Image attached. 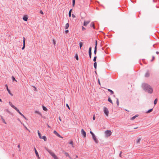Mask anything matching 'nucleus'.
<instances>
[{
    "mask_svg": "<svg viewBox=\"0 0 159 159\" xmlns=\"http://www.w3.org/2000/svg\"><path fill=\"white\" fill-rule=\"evenodd\" d=\"M142 88L143 90L148 93H152L153 91L152 88L148 84L144 83L142 84Z\"/></svg>",
    "mask_w": 159,
    "mask_h": 159,
    "instance_id": "obj_1",
    "label": "nucleus"
},
{
    "mask_svg": "<svg viewBox=\"0 0 159 159\" xmlns=\"http://www.w3.org/2000/svg\"><path fill=\"white\" fill-rule=\"evenodd\" d=\"M142 88L143 90L148 93H152L153 91L152 88L148 84L144 83L142 84Z\"/></svg>",
    "mask_w": 159,
    "mask_h": 159,
    "instance_id": "obj_2",
    "label": "nucleus"
},
{
    "mask_svg": "<svg viewBox=\"0 0 159 159\" xmlns=\"http://www.w3.org/2000/svg\"><path fill=\"white\" fill-rule=\"evenodd\" d=\"M46 150L54 158V159H59L49 149L46 148Z\"/></svg>",
    "mask_w": 159,
    "mask_h": 159,
    "instance_id": "obj_3",
    "label": "nucleus"
},
{
    "mask_svg": "<svg viewBox=\"0 0 159 159\" xmlns=\"http://www.w3.org/2000/svg\"><path fill=\"white\" fill-rule=\"evenodd\" d=\"M103 112L107 116H109V111L108 109L106 107H104L103 108Z\"/></svg>",
    "mask_w": 159,
    "mask_h": 159,
    "instance_id": "obj_4",
    "label": "nucleus"
},
{
    "mask_svg": "<svg viewBox=\"0 0 159 159\" xmlns=\"http://www.w3.org/2000/svg\"><path fill=\"white\" fill-rule=\"evenodd\" d=\"M109 102L112 103V104H117V106L119 105V102L118 100H108Z\"/></svg>",
    "mask_w": 159,
    "mask_h": 159,
    "instance_id": "obj_5",
    "label": "nucleus"
},
{
    "mask_svg": "<svg viewBox=\"0 0 159 159\" xmlns=\"http://www.w3.org/2000/svg\"><path fill=\"white\" fill-rule=\"evenodd\" d=\"M105 133L106 134V136L107 137H108L111 134L112 132L110 130H108L106 131Z\"/></svg>",
    "mask_w": 159,
    "mask_h": 159,
    "instance_id": "obj_6",
    "label": "nucleus"
},
{
    "mask_svg": "<svg viewBox=\"0 0 159 159\" xmlns=\"http://www.w3.org/2000/svg\"><path fill=\"white\" fill-rule=\"evenodd\" d=\"M92 136V138L93 140L95 142L97 143H98V141L97 139L96 138L95 135L94 134Z\"/></svg>",
    "mask_w": 159,
    "mask_h": 159,
    "instance_id": "obj_7",
    "label": "nucleus"
},
{
    "mask_svg": "<svg viewBox=\"0 0 159 159\" xmlns=\"http://www.w3.org/2000/svg\"><path fill=\"white\" fill-rule=\"evenodd\" d=\"M91 50H92V48L91 47H90L89 48V57L90 58H91V55H92Z\"/></svg>",
    "mask_w": 159,
    "mask_h": 159,
    "instance_id": "obj_8",
    "label": "nucleus"
},
{
    "mask_svg": "<svg viewBox=\"0 0 159 159\" xmlns=\"http://www.w3.org/2000/svg\"><path fill=\"white\" fill-rule=\"evenodd\" d=\"M81 132L82 134L83 135L84 137L85 138L86 136V133L84 130L83 129H81Z\"/></svg>",
    "mask_w": 159,
    "mask_h": 159,
    "instance_id": "obj_9",
    "label": "nucleus"
},
{
    "mask_svg": "<svg viewBox=\"0 0 159 159\" xmlns=\"http://www.w3.org/2000/svg\"><path fill=\"white\" fill-rule=\"evenodd\" d=\"M53 133L55 134H56L57 136L61 138H63V137H62L61 136H60V135L59 134H58L56 130H54L53 131Z\"/></svg>",
    "mask_w": 159,
    "mask_h": 159,
    "instance_id": "obj_10",
    "label": "nucleus"
},
{
    "mask_svg": "<svg viewBox=\"0 0 159 159\" xmlns=\"http://www.w3.org/2000/svg\"><path fill=\"white\" fill-rule=\"evenodd\" d=\"M90 20H88L87 21H84V25L86 26L90 22Z\"/></svg>",
    "mask_w": 159,
    "mask_h": 159,
    "instance_id": "obj_11",
    "label": "nucleus"
},
{
    "mask_svg": "<svg viewBox=\"0 0 159 159\" xmlns=\"http://www.w3.org/2000/svg\"><path fill=\"white\" fill-rule=\"evenodd\" d=\"M28 17L27 15L24 16L23 18V20L25 21H27L28 20Z\"/></svg>",
    "mask_w": 159,
    "mask_h": 159,
    "instance_id": "obj_12",
    "label": "nucleus"
},
{
    "mask_svg": "<svg viewBox=\"0 0 159 159\" xmlns=\"http://www.w3.org/2000/svg\"><path fill=\"white\" fill-rule=\"evenodd\" d=\"M150 76V73L148 71L146 73L145 75V76L146 77H148Z\"/></svg>",
    "mask_w": 159,
    "mask_h": 159,
    "instance_id": "obj_13",
    "label": "nucleus"
},
{
    "mask_svg": "<svg viewBox=\"0 0 159 159\" xmlns=\"http://www.w3.org/2000/svg\"><path fill=\"white\" fill-rule=\"evenodd\" d=\"M34 149L35 150V153L36 154V156L38 157V158H39V154H38V152H37L35 148H34Z\"/></svg>",
    "mask_w": 159,
    "mask_h": 159,
    "instance_id": "obj_14",
    "label": "nucleus"
},
{
    "mask_svg": "<svg viewBox=\"0 0 159 159\" xmlns=\"http://www.w3.org/2000/svg\"><path fill=\"white\" fill-rule=\"evenodd\" d=\"M9 104L11 105V106L12 107H13V108H14V109H15V110L16 109V107L14 105H13L12 104V103L10 102H9Z\"/></svg>",
    "mask_w": 159,
    "mask_h": 159,
    "instance_id": "obj_15",
    "label": "nucleus"
},
{
    "mask_svg": "<svg viewBox=\"0 0 159 159\" xmlns=\"http://www.w3.org/2000/svg\"><path fill=\"white\" fill-rule=\"evenodd\" d=\"M90 26L91 27H92L94 29H95V26H94V23L93 22H92L91 23L90 25Z\"/></svg>",
    "mask_w": 159,
    "mask_h": 159,
    "instance_id": "obj_16",
    "label": "nucleus"
},
{
    "mask_svg": "<svg viewBox=\"0 0 159 159\" xmlns=\"http://www.w3.org/2000/svg\"><path fill=\"white\" fill-rule=\"evenodd\" d=\"M69 23H67L65 25V29H67L69 28Z\"/></svg>",
    "mask_w": 159,
    "mask_h": 159,
    "instance_id": "obj_17",
    "label": "nucleus"
},
{
    "mask_svg": "<svg viewBox=\"0 0 159 159\" xmlns=\"http://www.w3.org/2000/svg\"><path fill=\"white\" fill-rule=\"evenodd\" d=\"M1 119H2V122L4 123H5V124H7V123L5 121V120L3 118L2 116H1Z\"/></svg>",
    "mask_w": 159,
    "mask_h": 159,
    "instance_id": "obj_18",
    "label": "nucleus"
},
{
    "mask_svg": "<svg viewBox=\"0 0 159 159\" xmlns=\"http://www.w3.org/2000/svg\"><path fill=\"white\" fill-rule=\"evenodd\" d=\"M138 115H135L133 117H132V118H130V120H134V119L136 117H138Z\"/></svg>",
    "mask_w": 159,
    "mask_h": 159,
    "instance_id": "obj_19",
    "label": "nucleus"
},
{
    "mask_svg": "<svg viewBox=\"0 0 159 159\" xmlns=\"http://www.w3.org/2000/svg\"><path fill=\"white\" fill-rule=\"evenodd\" d=\"M152 110H153V107L150 109V110H148L146 112V113H150V112H152Z\"/></svg>",
    "mask_w": 159,
    "mask_h": 159,
    "instance_id": "obj_20",
    "label": "nucleus"
},
{
    "mask_svg": "<svg viewBox=\"0 0 159 159\" xmlns=\"http://www.w3.org/2000/svg\"><path fill=\"white\" fill-rule=\"evenodd\" d=\"M38 133L39 136V137L40 139H41L42 137L41 136V134L39 132V130L38 131Z\"/></svg>",
    "mask_w": 159,
    "mask_h": 159,
    "instance_id": "obj_21",
    "label": "nucleus"
},
{
    "mask_svg": "<svg viewBox=\"0 0 159 159\" xmlns=\"http://www.w3.org/2000/svg\"><path fill=\"white\" fill-rule=\"evenodd\" d=\"M42 139H43L45 141H47V138L45 136H43L42 138Z\"/></svg>",
    "mask_w": 159,
    "mask_h": 159,
    "instance_id": "obj_22",
    "label": "nucleus"
},
{
    "mask_svg": "<svg viewBox=\"0 0 159 159\" xmlns=\"http://www.w3.org/2000/svg\"><path fill=\"white\" fill-rule=\"evenodd\" d=\"M141 139L140 138H138L137 140L136 141V143H137L139 144V143L140 142L141 140Z\"/></svg>",
    "mask_w": 159,
    "mask_h": 159,
    "instance_id": "obj_23",
    "label": "nucleus"
},
{
    "mask_svg": "<svg viewBox=\"0 0 159 159\" xmlns=\"http://www.w3.org/2000/svg\"><path fill=\"white\" fill-rule=\"evenodd\" d=\"M72 11V9H71L70 10L69 12V16L70 17L71 16V13Z\"/></svg>",
    "mask_w": 159,
    "mask_h": 159,
    "instance_id": "obj_24",
    "label": "nucleus"
},
{
    "mask_svg": "<svg viewBox=\"0 0 159 159\" xmlns=\"http://www.w3.org/2000/svg\"><path fill=\"white\" fill-rule=\"evenodd\" d=\"M97 47H96V46H95V48H94V53L95 55L96 54V53H97Z\"/></svg>",
    "mask_w": 159,
    "mask_h": 159,
    "instance_id": "obj_25",
    "label": "nucleus"
},
{
    "mask_svg": "<svg viewBox=\"0 0 159 159\" xmlns=\"http://www.w3.org/2000/svg\"><path fill=\"white\" fill-rule=\"evenodd\" d=\"M43 110L45 111H48V109H47V108L43 106Z\"/></svg>",
    "mask_w": 159,
    "mask_h": 159,
    "instance_id": "obj_26",
    "label": "nucleus"
},
{
    "mask_svg": "<svg viewBox=\"0 0 159 159\" xmlns=\"http://www.w3.org/2000/svg\"><path fill=\"white\" fill-rule=\"evenodd\" d=\"M64 154L66 157H70L69 154L67 152H65Z\"/></svg>",
    "mask_w": 159,
    "mask_h": 159,
    "instance_id": "obj_27",
    "label": "nucleus"
},
{
    "mask_svg": "<svg viewBox=\"0 0 159 159\" xmlns=\"http://www.w3.org/2000/svg\"><path fill=\"white\" fill-rule=\"evenodd\" d=\"M93 66L96 69L97 68V62H96L94 63Z\"/></svg>",
    "mask_w": 159,
    "mask_h": 159,
    "instance_id": "obj_28",
    "label": "nucleus"
},
{
    "mask_svg": "<svg viewBox=\"0 0 159 159\" xmlns=\"http://www.w3.org/2000/svg\"><path fill=\"white\" fill-rule=\"evenodd\" d=\"M79 45H80V49H81V47L83 45V43L82 42H80L79 43Z\"/></svg>",
    "mask_w": 159,
    "mask_h": 159,
    "instance_id": "obj_29",
    "label": "nucleus"
},
{
    "mask_svg": "<svg viewBox=\"0 0 159 159\" xmlns=\"http://www.w3.org/2000/svg\"><path fill=\"white\" fill-rule=\"evenodd\" d=\"M108 90L109 92H110L111 94H113L114 92L112 90H111V89H108Z\"/></svg>",
    "mask_w": 159,
    "mask_h": 159,
    "instance_id": "obj_30",
    "label": "nucleus"
},
{
    "mask_svg": "<svg viewBox=\"0 0 159 159\" xmlns=\"http://www.w3.org/2000/svg\"><path fill=\"white\" fill-rule=\"evenodd\" d=\"M16 110L19 113V114L20 115H21L22 114L20 111H19V110L17 108H16Z\"/></svg>",
    "mask_w": 159,
    "mask_h": 159,
    "instance_id": "obj_31",
    "label": "nucleus"
},
{
    "mask_svg": "<svg viewBox=\"0 0 159 159\" xmlns=\"http://www.w3.org/2000/svg\"><path fill=\"white\" fill-rule=\"evenodd\" d=\"M75 3V0H72V6L74 7Z\"/></svg>",
    "mask_w": 159,
    "mask_h": 159,
    "instance_id": "obj_32",
    "label": "nucleus"
},
{
    "mask_svg": "<svg viewBox=\"0 0 159 159\" xmlns=\"http://www.w3.org/2000/svg\"><path fill=\"white\" fill-rule=\"evenodd\" d=\"M157 100H155V101H154V106H153V108L154 107V106H155V105L156 104V103H157Z\"/></svg>",
    "mask_w": 159,
    "mask_h": 159,
    "instance_id": "obj_33",
    "label": "nucleus"
},
{
    "mask_svg": "<svg viewBox=\"0 0 159 159\" xmlns=\"http://www.w3.org/2000/svg\"><path fill=\"white\" fill-rule=\"evenodd\" d=\"M69 144H71L73 147H74L73 141H71L69 143Z\"/></svg>",
    "mask_w": 159,
    "mask_h": 159,
    "instance_id": "obj_34",
    "label": "nucleus"
},
{
    "mask_svg": "<svg viewBox=\"0 0 159 159\" xmlns=\"http://www.w3.org/2000/svg\"><path fill=\"white\" fill-rule=\"evenodd\" d=\"M96 59H97V57L96 56L94 57L93 58V61L94 62H96Z\"/></svg>",
    "mask_w": 159,
    "mask_h": 159,
    "instance_id": "obj_35",
    "label": "nucleus"
},
{
    "mask_svg": "<svg viewBox=\"0 0 159 159\" xmlns=\"http://www.w3.org/2000/svg\"><path fill=\"white\" fill-rule=\"evenodd\" d=\"M35 113L38 114L40 115H41V113L38 111H35Z\"/></svg>",
    "mask_w": 159,
    "mask_h": 159,
    "instance_id": "obj_36",
    "label": "nucleus"
},
{
    "mask_svg": "<svg viewBox=\"0 0 159 159\" xmlns=\"http://www.w3.org/2000/svg\"><path fill=\"white\" fill-rule=\"evenodd\" d=\"M6 111L8 112L9 113H10L11 112L9 111V110L8 109H6L5 110Z\"/></svg>",
    "mask_w": 159,
    "mask_h": 159,
    "instance_id": "obj_37",
    "label": "nucleus"
},
{
    "mask_svg": "<svg viewBox=\"0 0 159 159\" xmlns=\"http://www.w3.org/2000/svg\"><path fill=\"white\" fill-rule=\"evenodd\" d=\"M25 39L24 37H23V44H25Z\"/></svg>",
    "mask_w": 159,
    "mask_h": 159,
    "instance_id": "obj_38",
    "label": "nucleus"
},
{
    "mask_svg": "<svg viewBox=\"0 0 159 159\" xmlns=\"http://www.w3.org/2000/svg\"><path fill=\"white\" fill-rule=\"evenodd\" d=\"M75 58H76V59L77 60H78L79 58H78V56L77 54L76 55H75Z\"/></svg>",
    "mask_w": 159,
    "mask_h": 159,
    "instance_id": "obj_39",
    "label": "nucleus"
},
{
    "mask_svg": "<svg viewBox=\"0 0 159 159\" xmlns=\"http://www.w3.org/2000/svg\"><path fill=\"white\" fill-rule=\"evenodd\" d=\"M12 80L13 81L15 80L16 81H17L16 80H15V78H14V77L12 76Z\"/></svg>",
    "mask_w": 159,
    "mask_h": 159,
    "instance_id": "obj_40",
    "label": "nucleus"
},
{
    "mask_svg": "<svg viewBox=\"0 0 159 159\" xmlns=\"http://www.w3.org/2000/svg\"><path fill=\"white\" fill-rule=\"evenodd\" d=\"M25 44H23V47L22 48V50L24 49L25 48Z\"/></svg>",
    "mask_w": 159,
    "mask_h": 159,
    "instance_id": "obj_41",
    "label": "nucleus"
},
{
    "mask_svg": "<svg viewBox=\"0 0 159 159\" xmlns=\"http://www.w3.org/2000/svg\"><path fill=\"white\" fill-rule=\"evenodd\" d=\"M21 124H22V125H23V126L25 127V129H27V130H28V129H27V127H26L25 125H24V124H23V123H22L21 122Z\"/></svg>",
    "mask_w": 159,
    "mask_h": 159,
    "instance_id": "obj_42",
    "label": "nucleus"
},
{
    "mask_svg": "<svg viewBox=\"0 0 159 159\" xmlns=\"http://www.w3.org/2000/svg\"><path fill=\"white\" fill-rule=\"evenodd\" d=\"M82 29L83 30H84L86 29L85 28H84V26H82Z\"/></svg>",
    "mask_w": 159,
    "mask_h": 159,
    "instance_id": "obj_43",
    "label": "nucleus"
},
{
    "mask_svg": "<svg viewBox=\"0 0 159 159\" xmlns=\"http://www.w3.org/2000/svg\"><path fill=\"white\" fill-rule=\"evenodd\" d=\"M7 90L8 91V93L11 94V93H10V90L8 89V87H7Z\"/></svg>",
    "mask_w": 159,
    "mask_h": 159,
    "instance_id": "obj_44",
    "label": "nucleus"
},
{
    "mask_svg": "<svg viewBox=\"0 0 159 159\" xmlns=\"http://www.w3.org/2000/svg\"><path fill=\"white\" fill-rule=\"evenodd\" d=\"M21 116L23 117L26 120V118L24 116L23 114H22Z\"/></svg>",
    "mask_w": 159,
    "mask_h": 159,
    "instance_id": "obj_45",
    "label": "nucleus"
},
{
    "mask_svg": "<svg viewBox=\"0 0 159 159\" xmlns=\"http://www.w3.org/2000/svg\"><path fill=\"white\" fill-rule=\"evenodd\" d=\"M66 107H67L68 108V109H70V107H69V106L68 105V104H67H67H66Z\"/></svg>",
    "mask_w": 159,
    "mask_h": 159,
    "instance_id": "obj_46",
    "label": "nucleus"
},
{
    "mask_svg": "<svg viewBox=\"0 0 159 159\" xmlns=\"http://www.w3.org/2000/svg\"><path fill=\"white\" fill-rule=\"evenodd\" d=\"M65 32L66 34H67L68 33L69 30H66L65 31Z\"/></svg>",
    "mask_w": 159,
    "mask_h": 159,
    "instance_id": "obj_47",
    "label": "nucleus"
},
{
    "mask_svg": "<svg viewBox=\"0 0 159 159\" xmlns=\"http://www.w3.org/2000/svg\"><path fill=\"white\" fill-rule=\"evenodd\" d=\"M72 17H73V18H75V16L74 14H72Z\"/></svg>",
    "mask_w": 159,
    "mask_h": 159,
    "instance_id": "obj_48",
    "label": "nucleus"
},
{
    "mask_svg": "<svg viewBox=\"0 0 159 159\" xmlns=\"http://www.w3.org/2000/svg\"><path fill=\"white\" fill-rule=\"evenodd\" d=\"M90 133L92 134V135L94 134L93 133V132H92L91 131H90Z\"/></svg>",
    "mask_w": 159,
    "mask_h": 159,
    "instance_id": "obj_49",
    "label": "nucleus"
},
{
    "mask_svg": "<svg viewBox=\"0 0 159 159\" xmlns=\"http://www.w3.org/2000/svg\"><path fill=\"white\" fill-rule=\"evenodd\" d=\"M40 13L41 14H43V11H40Z\"/></svg>",
    "mask_w": 159,
    "mask_h": 159,
    "instance_id": "obj_50",
    "label": "nucleus"
},
{
    "mask_svg": "<svg viewBox=\"0 0 159 159\" xmlns=\"http://www.w3.org/2000/svg\"><path fill=\"white\" fill-rule=\"evenodd\" d=\"M97 41H96L95 46H96V47L97 48Z\"/></svg>",
    "mask_w": 159,
    "mask_h": 159,
    "instance_id": "obj_51",
    "label": "nucleus"
},
{
    "mask_svg": "<svg viewBox=\"0 0 159 159\" xmlns=\"http://www.w3.org/2000/svg\"><path fill=\"white\" fill-rule=\"evenodd\" d=\"M95 116H94V115L93 116V120H95Z\"/></svg>",
    "mask_w": 159,
    "mask_h": 159,
    "instance_id": "obj_52",
    "label": "nucleus"
},
{
    "mask_svg": "<svg viewBox=\"0 0 159 159\" xmlns=\"http://www.w3.org/2000/svg\"><path fill=\"white\" fill-rule=\"evenodd\" d=\"M152 59L151 60V61H153V60L154 59V56H152Z\"/></svg>",
    "mask_w": 159,
    "mask_h": 159,
    "instance_id": "obj_53",
    "label": "nucleus"
},
{
    "mask_svg": "<svg viewBox=\"0 0 159 159\" xmlns=\"http://www.w3.org/2000/svg\"><path fill=\"white\" fill-rule=\"evenodd\" d=\"M121 154H122V152H121L120 154H119V156L120 157H121Z\"/></svg>",
    "mask_w": 159,
    "mask_h": 159,
    "instance_id": "obj_54",
    "label": "nucleus"
},
{
    "mask_svg": "<svg viewBox=\"0 0 159 159\" xmlns=\"http://www.w3.org/2000/svg\"><path fill=\"white\" fill-rule=\"evenodd\" d=\"M53 43L54 44H55V40L54 39H53Z\"/></svg>",
    "mask_w": 159,
    "mask_h": 159,
    "instance_id": "obj_55",
    "label": "nucleus"
},
{
    "mask_svg": "<svg viewBox=\"0 0 159 159\" xmlns=\"http://www.w3.org/2000/svg\"><path fill=\"white\" fill-rule=\"evenodd\" d=\"M159 53V52L158 51H157L156 52V53L157 54H158Z\"/></svg>",
    "mask_w": 159,
    "mask_h": 159,
    "instance_id": "obj_56",
    "label": "nucleus"
},
{
    "mask_svg": "<svg viewBox=\"0 0 159 159\" xmlns=\"http://www.w3.org/2000/svg\"><path fill=\"white\" fill-rule=\"evenodd\" d=\"M98 83L100 85V83L99 80H98Z\"/></svg>",
    "mask_w": 159,
    "mask_h": 159,
    "instance_id": "obj_57",
    "label": "nucleus"
},
{
    "mask_svg": "<svg viewBox=\"0 0 159 159\" xmlns=\"http://www.w3.org/2000/svg\"><path fill=\"white\" fill-rule=\"evenodd\" d=\"M47 126H48V127H49V128H50V126L49 125H47Z\"/></svg>",
    "mask_w": 159,
    "mask_h": 159,
    "instance_id": "obj_58",
    "label": "nucleus"
},
{
    "mask_svg": "<svg viewBox=\"0 0 159 159\" xmlns=\"http://www.w3.org/2000/svg\"><path fill=\"white\" fill-rule=\"evenodd\" d=\"M75 157H77V158H78V156H77V155H76V156H75Z\"/></svg>",
    "mask_w": 159,
    "mask_h": 159,
    "instance_id": "obj_59",
    "label": "nucleus"
},
{
    "mask_svg": "<svg viewBox=\"0 0 159 159\" xmlns=\"http://www.w3.org/2000/svg\"><path fill=\"white\" fill-rule=\"evenodd\" d=\"M69 158L70 159H73L72 158H71L70 157H69Z\"/></svg>",
    "mask_w": 159,
    "mask_h": 159,
    "instance_id": "obj_60",
    "label": "nucleus"
},
{
    "mask_svg": "<svg viewBox=\"0 0 159 159\" xmlns=\"http://www.w3.org/2000/svg\"><path fill=\"white\" fill-rule=\"evenodd\" d=\"M59 120L61 121V118H60V117H59Z\"/></svg>",
    "mask_w": 159,
    "mask_h": 159,
    "instance_id": "obj_61",
    "label": "nucleus"
},
{
    "mask_svg": "<svg viewBox=\"0 0 159 159\" xmlns=\"http://www.w3.org/2000/svg\"><path fill=\"white\" fill-rule=\"evenodd\" d=\"M18 147L19 148H20V145H18Z\"/></svg>",
    "mask_w": 159,
    "mask_h": 159,
    "instance_id": "obj_62",
    "label": "nucleus"
},
{
    "mask_svg": "<svg viewBox=\"0 0 159 159\" xmlns=\"http://www.w3.org/2000/svg\"><path fill=\"white\" fill-rule=\"evenodd\" d=\"M108 99V100L111 99V98H109Z\"/></svg>",
    "mask_w": 159,
    "mask_h": 159,
    "instance_id": "obj_63",
    "label": "nucleus"
},
{
    "mask_svg": "<svg viewBox=\"0 0 159 159\" xmlns=\"http://www.w3.org/2000/svg\"><path fill=\"white\" fill-rule=\"evenodd\" d=\"M0 101L2 102V100H0Z\"/></svg>",
    "mask_w": 159,
    "mask_h": 159,
    "instance_id": "obj_64",
    "label": "nucleus"
}]
</instances>
